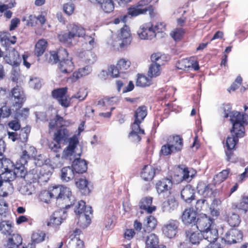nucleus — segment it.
I'll use <instances>...</instances> for the list:
<instances>
[{
    "instance_id": "f257e3e1",
    "label": "nucleus",
    "mask_w": 248,
    "mask_h": 248,
    "mask_svg": "<svg viewBox=\"0 0 248 248\" xmlns=\"http://www.w3.org/2000/svg\"><path fill=\"white\" fill-rule=\"evenodd\" d=\"M230 120L232 124V132L238 137H243L245 134L244 125L248 123V115L241 114L238 111H232L230 115Z\"/></svg>"
},
{
    "instance_id": "f03ea898",
    "label": "nucleus",
    "mask_w": 248,
    "mask_h": 248,
    "mask_svg": "<svg viewBox=\"0 0 248 248\" xmlns=\"http://www.w3.org/2000/svg\"><path fill=\"white\" fill-rule=\"evenodd\" d=\"M74 212L77 215L79 216L80 226L86 228L90 224L91 216L92 215V208L90 206H86L83 201H79L75 205Z\"/></svg>"
},
{
    "instance_id": "7ed1b4c3",
    "label": "nucleus",
    "mask_w": 248,
    "mask_h": 248,
    "mask_svg": "<svg viewBox=\"0 0 248 248\" xmlns=\"http://www.w3.org/2000/svg\"><path fill=\"white\" fill-rule=\"evenodd\" d=\"M78 144V140L77 136H74L69 138L68 146L63 150L62 158L63 159L72 160L73 159L79 157L82 153L81 149L79 150L77 148Z\"/></svg>"
},
{
    "instance_id": "20e7f679",
    "label": "nucleus",
    "mask_w": 248,
    "mask_h": 248,
    "mask_svg": "<svg viewBox=\"0 0 248 248\" xmlns=\"http://www.w3.org/2000/svg\"><path fill=\"white\" fill-rule=\"evenodd\" d=\"M68 29V32L59 35L58 38L61 42H67L75 38H82L85 35V29L80 25L70 24Z\"/></svg>"
},
{
    "instance_id": "39448f33",
    "label": "nucleus",
    "mask_w": 248,
    "mask_h": 248,
    "mask_svg": "<svg viewBox=\"0 0 248 248\" xmlns=\"http://www.w3.org/2000/svg\"><path fill=\"white\" fill-rule=\"evenodd\" d=\"M10 96L12 103V107H13V110L17 112L21 108L25 101L24 93L20 87L17 86L11 90Z\"/></svg>"
},
{
    "instance_id": "423d86ee",
    "label": "nucleus",
    "mask_w": 248,
    "mask_h": 248,
    "mask_svg": "<svg viewBox=\"0 0 248 248\" xmlns=\"http://www.w3.org/2000/svg\"><path fill=\"white\" fill-rule=\"evenodd\" d=\"M131 36L130 30L125 25L121 29L120 33L112 43L113 46L117 49H122L130 45Z\"/></svg>"
},
{
    "instance_id": "0eeeda50",
    "label": "nucleus",
    "mask_w": 248,
    "mask_h": 248,
    "mask_svg": "<svg viewBox=\"0 0 248 248\" xmlns=\"http://www.w3.org/2000/svg\"><path fill=\"white\" fill-rule=\"evenodd\" d=\"M138 34L141 39L143 40H151L156 35L151 22L142 24L138 31Z\"/></svg>"
},
{
    "instance_id": "6e6552de",
    "label": "nucleus",
    "mask_w": 248,
    "mask_h": 248,
    "mask_svg": "<svg viewBox=\"0 0 248 248\" xmlns=\"http://www.w3.org/2000/svg\"><path fill=\"white\" fill-rule=\"evenodd\" d=\"M2 165L5 171L0 175V178L4 181L10 183L16 178L13 171L14 164L10 160H4L2 161Z\"/></svg>"
},
{
    "instance_id": "1a4fd4ad",
    "label": "nucleus",
    "mask_w": 248,
    "mask_h": 248,
    "mask_svg": "<svg viewBox=\"0 0 248 248\" xmlns=\"http://www.w3.org/2000/svg\"><path fill=\"white\" fill-rule=\"evenodd\" d=\"M67 88L64 87L54 90L52 92L53 97L57 99L59 103L64 108L69 106L70 99L66 95Z\"/></svg>"
},
{
    "instance_id": "9d476101",
    "label": "nucleus",
    "mask_w": 248,
    "mask_h": 248,
    "mask_svg": "<svg viewBox=\"0 0 248 248\" xmlns=\"http://www.w3.org/2000/svg\"><path fill=\"white\" fill-rule=\"evenodd\" d=\"M179 222L175 219H170L168 221L162 228L163 234L167 237L171 238L175 236L177 232Z\"/></svg>"
},
{
    "instance_id": "9b49d317",
    "label": "nucleus",
    "mask_w": 248,
    "mask_h": 248,
    "mask_svg": "<svg viewBox=\"0 0 248 248\" xmlns=\"http://www.w3.org/2000/svg\"><path fill=\"white\" fill-rule=\"evenodd\" d=\"M176 66L178 69L183 70H188L190 69L198 70L199 69L198 63L194 57L183 59L177 62Z\"/></svg>"
},
{
    "instance_id": "f8f14e48",
    "label": "nucleus",
    "mask_w": 248,
    "mask_h": 248,
    "mask_svg": "<svg viewBox=\"0 0 248 248\" xmlns=\"http://www.w3.org/2000/svg\"><path fill=\"white\" fill-rule=\"evenodd\" d=\"M243 235L241 232L237 229H232L227 232L223 239L228 244L236 243L241 241Z\"/></svg>"
},
{
    "instance_id": "ddd939ff",
    "label": "nucleus",
    "mask_w": 248,
    "mask_h": 248,
    "mask_svg": "<svg viewBox=\"0 0 248 248\" xmlns=\"http://www.w3.org/2000/svg\"><path fill=\"white\" fill-rule=\"evenodd\" d=\"M66 217V211L63 209H60L55 212L51 216L47 225L52 227H56L60 225L62 220Z\"/></svg>"
},
{
    "instance_id": "4468645a",
    "label": "nucleus",
    "mask_w": 248,
    "mask_h": 248,
    "mask_svg": "<svg viewBox=\"0 0 248 248\" xmlns=\"http://www.w3.org/2000/svg\"><path fill=\"white\" fill-rule=\"evenodd\" d=\"M181 219L185 225H195L197 220V213L193 209H186L182 214Z\"/></svg>"
},
{
    "instance_id": "2eb2a0df",
    "label": "nucleus",
    "mask_w": 248,
    "mask_h": 248,
    "mask_svg": "<svg viewBox=\"0 0 248 248\" xmlns=\"http://www.w3.org/2000/svg\"><path fill=\"white\" fill-rule=\"evenodd\" d=\"M74 67L75 65L71 57L68 56L61 59L59 69L62 73H70L73 71Z\"/></svg>"
},
{
    "instance_id": "dca6fc26",
    "label": "nucleus",
    "mask_w": 248,
    "mask_h": 248,
    "mask_svg": "<svg viewBox=\"0 0 248 248\" xmlns=\"http://www.w3.org/2000/svg\"><path fill=\"white\" fill-rule=\"evenodd\" d=\"M145 5H141L140 4V1H139L136 5H133L130 7L128 9V13L129 15L132 16H136L140 14H144L148 11H150V14H151V12H153V7L149 6L148 7L143 8Z\"/></svg>"
},
{
    "instance_id": "f3484780",
    "label": "nucleus",
    "mask_w": 248,
    "mask_h": 248,
    "mask_svg": "<svg viewBox=\"0 0 248 248\" xmlns=\"http://www.w3.org/2000/svg\"><path fill=\"white\" fill-rule=\"evenodd\" d=\"M140 123L134 121L131 125V131L129 134V137L134 142H139L141 140V136L144 134V130L140 126Z\"/></svg>"
},
{
    "instance_id": "a211bd4d",
    "label": "nucleus",
    "mask_w": 248,
    "mask_h": 248,
    "mask_svg": "<svg viewBox=\"0 0 248 248\" xmlns=\"http://www.w3.org/2000/svg\"><path fill=\"white\" fill-rule=\"evenodd\" d=\"M196 223L197 229L201 232L214 225L212 224V219L205 214L201 215L197 218Z\"/></svg>"
},
{
    "instance_id": "6ab92c4d",
    "label": "nucleus",
    "mask_w": 248,
    "mask_h": 248,
    "mask_svg": "<svg viewBox=\"0 0 248 248\" xmlns=\"http://www.w3.org/2000/svg\"><path fill=\"white\" fill-rule=\"evenodd\" d=\"M36 153L35 148L32 146L27 145L25 150L22 151L19 161L23 164H27L28 161L32 157H35Z\"/></svg>"
},
{
    "instance_id": "aec40b11",
    "label": "nucleus",
    "mask_w": 248,
    "mask_h": 248,
    "mask_svg": "<svg viewBox=\"0 0 248 248\" xmlns=\"http://www.w3.org/2000/svg\"><path fill=\"white\" fill-rule=\"evenodd\" d=\"M202 236L204 238L203 242L207 241L209 243L215 242L218 237V231L214 225L208 228L202 232Z\"/></svg>"
},
{
    "instance_id": "412c9836",
    "label": "nucleus",
    "mask_w": 248,
    "mask_h": 248,
    "mask_svg": "<svg viewBox=\"0 0 248 248\" xmlns=\"http://www.w3.org/2000/svg\"><path fill=\"white\" fill-rule=\"evenodd\" d=\"M49 58L48 60L51 64L56 63L58 61H60L62 58L68 56V53L64 48H60L57 51H50L49 52Z\"/></svg>"
},
{
    "instance_id": "4be33fe9",
    "label": "nucleus",
    "mask_w": 248,
    "mask_h": 248,
    "mask_svg": "<svg viewBox=\"0 0 248 248\" xmlns=\"http://www.w3.org/2000/svg\"><path fill=\"white\" fill-rule=\"evenodd\" d=\"M53 168L51 165L45 164L38 169L40 176V181L41 182H47L52 173Z\"/></svg>"
},
{
    "instance_id": "5701e85b",
    "label": "nucleus",
    "mask_w": 248,
    "mask_h": 248,
    "mask_svg": "<svg viewBox=\"0 0 248 248\" xmlns=\"http://www.w3.org/2000/svg\"><path fill=\"white\" fill-rule=\"evenodd\" d=\"M152 201L153 199L150 197L143 198L139 202L140 208L143 209L148 213H152L156 210V207L152 205Z\"/></svg>"
},
{
    "instance_id": "b1692460",
    "label": "nucleus",
    "mask_w": 248,
    "mask_h": 248,
    "mask_svg": "<svg viewBox=\"0 0 248 248\" xmlns=\"http://www.w3.org/2000/svg\"><path fill=\"white\" fill-rule=\"evenodd\" d=\"M4 60L8 64L14 66L18 65L21 61L18 52L14 49L4 57Z\"/></svg>"
},
{
    "instance_id": "393cba45",
    "label": "nucleus",
    "mask_w": 248,
    "mask_h": 248,
    "mask_svg": "<svg viewBox=\"0 0 248 248\" xmlns=\"http://www.w3.org/2000/svg\"><path fill=\"white\" fill-rule=\"evenodd\" d=\"M72 167L76 173H82L87 170V164L85 160L78 157L73 161Z\"/></svg>"
},
{
    "instance_id": "a878e982",
    "label": "nucleus",
    "mask_w": 248,
    "mask_h": 248,
    "mask_svg": "<svg viewBox=\"0 0 248 248\" xmlns=\"http://www.w3.org/2000/svg\"><path fill=\"white\" fill-rule=\"evenodd\" d=\"M178 171L180 173V181H186L189 182L194 177L195 172L192 170H189L185 166L179 167Z\"/></svg>"
},
{
    "instance_id": "bb28decb",
    "label": "nucleus",
    "mask_w": 248,
    "mask_h": 248,
    "mask_svg": "<svg viewBox=\"0 0 248 248\" xmlns=\"http://www.w3.org/2000/svg\"><path fill=\"white\" fill-rule=\"evenodd\" d=\"M69 131L65 128H62L54 134V140L56 142H68L69 139Z\"/></svg>"
},
{
    "instance_id": "cd10ccee",
    "label": "nucleus",
    "mask_w": 248,
    "mask_h": 248,
    "mask_svg": "<svg viewBox=\"0 0 248 248\" xmlns=\"http://www.w3.org/2000/svg\"><path fill=\"white\" fill-rule=\"evenodd\" d=\"M156 170L158 171L157 169H155L152 166L146 165L142 169L141 173V177L145 181H151L154 178Z\"/></svg>"
},
{
    "instance_id": "c85d7f7f",
    "label": "nucleus",
    "mask_w": 248,
    "mask_h": 248,
    "mask_svg": "<svg viewBox=\"0 0 248 248\" xmlns=\"http://www.w3.org/2000/svg\"><path fill=\"white\" fill-rule=\"evenodd\" d=\"M186 234L193 244H199L202 240V232L199 230L195 232L192 231L191 229L187 230L186 231Z\"/></svg>"
},
{
    "instance_id": "c756f323",
    "label": "nucleus",
    "mask_w": 248,
    "mask_h": 248,
    "mask_svg": "<svg viewBox=\"0 0 248 248\" xmlns=\"http://www.w3.org/2000/svg\"><path fill=\"white\" fill-rule=\"evenodd\" d=\"M172 186L171 180L168 178L163 179L156 183V190L158 193L169 191Z\"/></svg>"
},
{
    "instance_id": "7c9ffc66",
    "label": "nucleus",
    "mask_w": 248,
    "mask_h": 248,
    "mask_svg": "<svg viewBox=\"0 0 248 248\" xmlns=\"http://www.w3.org/2000/svg\"><path fill=\"white\" fill-rule=\"evenodd\" d=\"M75 177V171L71 167H65L61 169V178L62 181L68 182Z\"/></svg>"
},
{
    "instance_id": "2f4dec72",
    "label": "nucleus",
    "mask_w": 248,
    "mask_h": 248,
    "mask_svg": "<svg viewBox=\"0 0 248 248\" xmlns=\"http://www.w3.org/2000/svg\"><path fill=\"white\" fill-rule=\"evenodd\" d=\"M64 190L65 192H67V193H69L68 190L67 189V187L63 186L62 185L52 186L49 189L52 198L57 199H62V192L64 191ZM67 194L68 195V194Z\"/></svg>"
},
{
    "instance_id": "473e14b6",
    "label": "nucleus",
    "mask_w": 248,
    "mask_h": 248,
    "mask_svg": "<svg viewBox=\"0 0 248 248\" xmlns=\"http://www.w3.org/2000/svg\"><path fill=\"white\" fill-rule=\"evenodd\" d=\"M22 243V237L18 234H13L8 238L7 248H19Z\"/></svg>"
},
{
    "instance_id": "72a5a7b5",
    "label": "nucleus",
    "mask_w": 248,
    "mask_h": 248,
    "mask_svg": "<svg viewBox=\"0 0 248 248\" xmlns=\"http://www.w3.org/2000/svg\"><path fill=\"white\" fill-rule=\"evenodd\" d=\"M168 142L175 151H179L182 148L183 139L178 135L170 136Z\"/></svg>"
},
{
    "instance_id": "f704fd0d",
    "label": "nucleus",
    "mask_w": 248,
    "mask_h": 248,
    "mask_svg": "<svg viewBox=\"0 0 248 248\" xmlns=\"http://www.w3.org/2000/svg\"><path fill=\"white\" fill-rule=\"evenodd\" d=\"M194 190L190 185L185 186L181 191V198L186 202H190L194 199Z\"/></svg>"
},
{
    "instance_id": "c9c22d12",
    "label": "nucleus",
    "mask_w": 248,
    "mask_h": 248,
    "mask_svg": "<svg viewBox=\"0 0 248 248\" xmlns=\"http://www.w3.org/2000/svg\"><path fill=\"white\" fill-rule=\"evenodd\" d=\"M92 71V67L90 65H87L78 69L77 71L73 73L72 81H75L82 77L88 75L91 73Z\"/></svg>"
},
{
    "instance_id": "e433bc0d",
    "label": "nucleus",
    "mask_w": 248,
    "mask_h": 248,
    "mask_svg": "<svg viewBox=\"0 0 248 248\" xmlns=\"http://www.w3.org/2000/svg\"><path fill=\"white\" fill-rule=\"evenodd\" d=\"M102 10L105 13H110L114 8L112 0H95Z\"/></svg>"
},
{
    "instance_id": "4c0bfd02",
    "label": "nucleus",
    "mask_w": 248,
    "mask_h": 248,
    "mask_svg": "<svg viewBox=\"0 0 248 248\" xmlns=\"http://www.w3.org/2000/svg\"><path fill=\"white\" fill-rule=\"evenodd\" d=\"M177 202L174 199H170L163 202L161 208L163 212L170 213L177 207Z\"/></svg>"
},
{
    "instance_id": "58836bf2",
    "label": "nucleus",
    "mask_w": 248,
    "mask_h": 248,
    "mask_svg": "<svg viewBox=\"0 0 248 248\" xmlns=\"http://www.w3.org/2000/svg\"><path fill=\"white\" fill-rule=\"evenodd\" d=\"M80 57L83 59V61L88 64H92L96 61V55L90 50H86L80 54Z\"/></svg>"
},
{
    "instance_id": "ea45409f",
    "label": "nucleus",
    "mask_w": 248,
    "mask_h": 248,
    "mask_svg": "<svg viewBox=\"0 0 248 248\" xmlns=\"http://www.w3.org/2000/svg\"><path fill=\"white\" fill-rule=\"evenodd\" d=\"M25 180L30 183H35L40 181V176L38 172V168H36L27 172L24 178Z\"/></svg>"
},
{
    "instance_id": "a19ab883",
    "label": "nucleus",
    "mask_w": 248,
    "mask_h": 248,
    "mask_svg": "<svg viewBox=\"0 0 248 248\" xmlns=\"http://www.w3.org/2000/svg\"><path fill=\"white\" fill-rule=\"evenodd\" d=\"M156 224L157 220L155 218L152 216H150L147 217L144 221L143 229L145 232H150L155 227Z\"/></svg>"
},
{
    "instance_id": "79ce46f5",
    "label": "nucleus",
    "mask_w": 248,
    "mask_h": 248,
    "mask_svg": "<svg viewBox=\"0 0 248 248\" xmlns=\"http://www.w3.org/2000/svg\"><path fill=\"white\" fill-rule=\"evenodd\" d=\"M197 188L198 192L200 194L202 195L204 197H211L213 194L212 189L203 183H199L198 184Z\"/></svg>"
},
{
    "instance_id": "37998d69",
    "label": "nucleus",
    "mask_w": 248,
    "mask_h": 248,
    "mask_svg": "<svg viewBox=\"0 0 248 248\" xmlns=\"http://www.w3.org/2000/svg\"><path fill=\"white\" fill-rule=\"evenodd\" d=\"M47 43L45 39L39 40L35 45L34 53L37 57L42 55L45 52L46 47Z\"/></svg>"
},
{
    "instance_id": "c03bdc74",
    "label": "nucleus",
    "mask_w": 248,
    "mask_h": 248,
    "mask_svg": "<svg viewBox=\"0 0 248 248\" xmlns=\"http://www.w3.org/2000/svg\"><path fill=\"white\" fill-rule=\"evenodd\" d=\"M158 239L155 234H151L147 237L146 247L148 248H161L158 245Z\"/></svg>"
},
{
    "instance_id": "a18cd8bd",
    "label": "nucleus",
    "mask_w": 248,
    "mask_h": 248,
    "mask_svg": "<svg viewBox=\"0 0 248 248\" xmlns=\"http://www.w3.org/2000/svg\"><path fill=\"white\" fill-rule=\"evenodd\" d=\"M25 164H26L21 163L20 162V164L17 163L16 165H14L13 171L16 174V177H23L25 178L27 173V171L25 167Z\"/></svg>"
},
{
    "instance_id": "49530a36",
    "label": "nucleus",
    "mask_w": 248,
    "mask_h": 248,
    "mask_svg": "<svg viewBox=\"0 0 248 248\" xmlns=\"http://www.w3.org/2000/svg\"><path fill=\"white\" fill-rule=\"evenodd\" d=\"M24 76L20 72L19 68L18 65L14 66L11 71V79L13 82H20L23 80Z\"/></svg>"
},
{
    "instance_id": "de8ad7c7",
    "label": "nucleus",
    "mask_w": 248,
    "mask_h": 248,
    "mask_svg": "<svg viewBox=\"0 0 248 248\" xmlns=\"http://www.w3.org/2000/svg\"><path fill=\"white\" fill-rule=\"evenodd\" d=\"M76 186L81 190V192L84 194H88L90 190L88 187V181L84 178H80L76 182Z\"/></svg>"
},
{
    "instance_id": "09e8293b",
    "label": "nucleus",
    "mask_w": 248,
    "mask_h": 248,
    "mask_svg": "<svg viewBox=\"0 0 248 248\" xmlns=\"http://www.w3.org/2000/svg\"><path fill=\"white\" fill-rule=\"evenodd\" d=\"M147 115L146 109L145 107H140L137 109L135 112V121L141 123Z\"/></svg>"
},
{
    "instance_id": "8fccbe9b",
    "label": "nucleus",
    "mask_w": 248,
    "mask_h": 248,
    "mask_svg": "<svg viewBox=\"0 0 248 248\" xmlns=\"http://www.w3.org/2000/svg\"><path fill=\"white\" fill-rule=\"evenodd\" d=\"M160 63H152L148 71V76L151 78H155L160 74Z\"/></svg>"
},
{
    "instance_id": "3c124183",
    "label": "nucleus",
    "mask_w": 248,
    "mask_h": 248,
    "mask_svg": "<svg viewBox=\"0 0 248 248\" xmlns=\"http://www.w3.org/2000/svg\"><path fill=\"white\" fill-rule=\"evenodd\" d=\"M2 187L1 190L3 191L2 196H6L9 193H11L13 191V186L12 184L10 183L4 181L3 180L0 178V188Z\"/></svg>"
},
{
    "instance_id": "603ef678",
    "label": "nucleus",
    "mask_w": 248,
    "mask_h": 248,
    "mask_svg": "<svg viewBox=\"0 0 248 248\" xmlns=\"http://www.w3.org/2000/svg\"><path fill=\"white\" fill-rule=\"evenodd\" d=\"M226 216L227 221L230 226H236L239 224L240 220L237 214L233 212H230L228 213Z\"/></svg>"
},
{
    "instance_id": "864d4df0",
    "label": "nucleus",
    "mask_w": 248,
    "mask_h": 248,
    "mask_svg": "<svg viewBox=\"0 0 248 248\" xmlns=\"http://www.w3.org/2000/svg\"><path fill=\"white\" fill-rule=\"evenodd\" d=\"M235 136L233 134L231 136L228 137L226 140V146L229 150L233 149L236 143L238 142V138L237 135L234 133Z\"/></svg>"
},
{
    "instance_id": "5fc2aeb1",
    "label": "nucleus",
    "mask_w": 248,
    "mask_h": 248,
    "mask_svg": "<svg viewBox=\"0 0 248 248\" xmlns=\"http://www.w3.org/2000/svg\"><path fill=\"white\" fill-rule=\"evenodd\" d=\"M229 173V170L227 169L217 174L214 178L215 184H220L223 182L227 178Z\"/></svg>"
},
{
    "instance_id": "6e6d98bb",
    "label": "nucleus",
    "mask_w": 248,
    "mask_h": 248,
    "mask_svg": "<svg viewBox=\"0 0 248 248\" xmlns=\"http://www.w3.org/2000/svg\"><path fill=\"white\" fill-rule=\"evenodd\" d=\"M16 37L13 36L12 39H9L8 34L3 33L0 35V41L2 45L8 46L10 44H15L16 42Z\"/></svg>"
},
{
    "instance_id": "4d7b16f0",
    "label": "nucleus",
    "mask_w": 248,
    "mask_h": 248,
    "mask_svg": "<svg viewBox=\"0 0 248 248\" xmlns=\"http://www.w3.org/2000/svg\"><path fill=\"white\" fill-rule=\"evenodd\" d=\"M150 84L151 81L147 77L141 75L138 76L136 81V85L137 86L144 87L149 86Z\"/></svg>"
},
{
    "instance_id": "13d9d810",
    "label": "nucleus",
    "mask_w": 248,
    "mask_h": 248,
    "mask_svg": "<svg viewBox=\"0 0 248 248\" xmlns=\"http://www.w3.org/2000/svg\"><path fill=\"white\" fill-rule=\"evenodd\" d=\"M46 234L41 231L34 232L31 236V239L33 242L35 243H39L45 240Z\"/></svg>"
},
{
    "instance_id": "bf43d9fd",
    "label": "nucleus",
    "mask_w": 248,
    "mask_h": 248,
    "mask_svg": "<svg viewBox=\"0 0 248 248\" xmlns=\"http://www.w3.org/2000/svg\"><path fill=\"white\" fill-rule=\"evenodd\" d=\"M30 132V128L29 127H25L21 129L18 134V139H19L22 142H26L28 139V135Z\"/></svg>"
},
{
    "instance_id": "052dcab7",
    "label": "nucleus",
    "mask_w": 248,
    "mask_h": 248,
    "mask_svg": "<svg viewBox=\"0 0 248 248\" xmlns=\"http://www.w3.org/2000/svg\"><path fill=\"white\" fill-rule=\"evenodd\" d=\"M67 189L68 190L69 193L68 195L67 192L63 191L62 199L65 201V202H68V201H69L71 205L74 204L75 201V197L72 195V192L69 188L67 187Z\"/></svg>"
},
{
    "instance_id": "680f3d73",
    "label": "nucleus",
    "mask_w": 248,
    "mask_h": 248,
    "mask_svg": "<svg viewBox=\"0 0 248 248\" xmlns=\"http://www.w3.org/2000/svg\"><path fill=\"white\" fill-rule=\"evenodd\" d=\"M30 87L34 89H39L41 87L42 82L41 79L37 77H33L30 78L29 81Z\"/></svg>"
},
{
    "instance_id": "e2e57ef3",
    "label": "nucleus",
    "mask_w": 248,
    "mask_h": 248,
    "mask_svg": "<svg viewBox=\"0 0 248 248\" xmlns=\"http://www.w3.org/2000/svg\"><path fill=\"white\" fill-rule=\"evenodd\" d=\"M12 225L9 222H3L0 225V228L3 233L10 234L12 232Z\"/></svg>"
},
{
    "instance_id": "0e129e2a",
    "label": "nucleus",
    "mask_w": 248,
    "mask_h": 248,
    "mask_svg": "<svg viewBox=\"0 0 248 248\" xmlns=\"http://www.w3.org/2000/svg\"><path fill=\"white\" fill-rule=\"evenodd\" d=\"M176 152L172 146L167 142V143L162 146L161 153L164 155H168Z\"/></svg>"
},
{
    "instance_id": "69168bd1",
    "label": "nucleus",
    "mask_w": 248,
    "mask_h": 248,
    "mask_svg": "<svg viewBox=\"0 0 248 248\" xmlns=\"http://www.w3.org/2000/svg\"><path fill=\"white\" fill-rule=\"evenodd\" d=\"M130 62L125 59H121L117 62V66L120 70H126L130 65Z\"/></svg>"
},
{
    "instance_id": "338daca9",
    "label": "nucleus",
    "mask_w": 248,
    "mask_h": 248,
    "mask_svg": "<svg viewBox=\"0 0 248 248\" xmlns=\"http://www.w3.org/2000/svg\"><path fill=\"white\" fill-rule=\"evenodd\" d=\"M185 31L182 28H178L174 30L170 35L175 40H178L182 37Z\"/></svg>"
},
{
    "instance_id": "774afa93",
    "label": "nucleus",
    "mask_w": 248,
    "mask_h": 248,
    "mask_svg": "<svg viewBox=\"0 0 248 248\" xmlns=\"http://www.w3.org/2000/svg\"><path fill=\"white\" fill-rule=\"evenodd\" d=\"M238 208L242 210L245 213L248 212V197H244L238 205Z\"/></svg>"
}]
</instances>
